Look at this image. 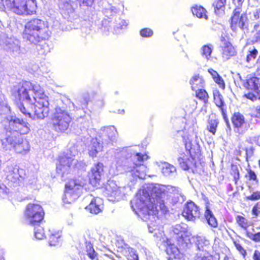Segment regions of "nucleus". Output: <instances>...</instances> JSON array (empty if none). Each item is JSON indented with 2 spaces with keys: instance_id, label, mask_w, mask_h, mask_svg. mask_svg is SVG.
<instances>
[{
  "instance_id": "54",
  "label": "nucleus",
  "mask_w": 260,
  "mask_h": 260,
  "mask_svg": "<svg viewBox=\"0 0 260 260\" xmlns=\"http://www.w3.org/2000/svg\"><path fill=\"white\" fill-rule=\"evenodd\" d=\"M245 151L246 154V159L247 160L248 158H251L253 155L254 148L253 147H250L249 148H246Z\"/></svg>"
},
{
  "instance_id": "17",
  "label": "nucleus",
  "mask_w": 260,
  "mask_h": 260,
  "mask_svg": "<svg viewBox=\"0 0 260 260\" xmlns=\"http://www.w3.org/2000/svg\"><path fill=\"white\" fill-rule=\"evenodd\" d=\"M183 216L188 220L194 221L200 217L199 207L192 202H188L182 212Z\"/></svg>"
},
{
  "instance_id": "45",
  "label": "nucleus",
  "mask_w": 260,
  "mask_h": 260,
  "mask_svg": "<svg viewBox=\"0 0 260 260\" xmlns=\"http://www.w3.org/2000/svg\"><path fill=\"white\" fill-rule=\"evenodd\" d=\"M180 191V188L178 187H175L172 186H166V190L168 193H169L170 195L174 196L176 195V193H178Z\"/></svg>"
},
{
  "instance_id": "43",
  "label": "nucleus",
  "mask_w": 260,
  "mask_h": 260,
  "mask_svg": "<svg viewBox=\"0 0 260 260\" xmlns=\"http://www.w3.org/2000/svg\"><path fill=\"white\" fill-rule=\"evenodd\" d=\"M226 3V0H215L213 3V6L214 8L215 11L224 7Z\"/></svg>"
},
{
  "instance_id": "20",
  "label": "nucleus",
  "mask_w": 260,
  "mask_h": 260,
  "mask_svg": "<svg viewBox=\"0 0 260 260\" xmlns=\"http://www.w3.org/2000/svg\"><path fill=\"white\" fill-rule=\"evenodd\" d=\"M214 101L215 105L220 108L226 125L230 131L231 130L230 122L226 114L225 104L223 100L222 95L219 91L214 93Z\"/></svg>"
},
{
  "instance_id": "35",
  "label": "nucleus",
  "mask_w": 260,
  "mask_h": 260,
  "mask_svg": "<svg viewBox=\"0 0 260 260\" xmlns=\"http://www.w3.org/2000/svg\"><path fill=\"white\" fill-rule=\"evenodd\" d=\"M86 251L87 255L91 260H99L98 254L95 251L91 243L86 244Z\"/></svg>"
},
{
  "instance_id": "41",
  "label": "nucleus",
  "mask_w": 260,
  "mask_h": 260,
  "mask_svg": "<svg viewBox=\"0 0 260 260\" xmlns=\"http://www.w3.org/2000/svg\"><path fill=\"white\" fill-rule=\"evenodd\" d=\"M104 12L106 16L109 17L116 14L118 10L115 7L109 5L108 7L104 9Z\"/></svg>"
},
{
  "instance_id": "55",
  "label": "nucleus",
  "mask_w": 260,
  "mask_h": 260,
  "mask_svg": "<svg viewBox=\"0 0 260 260\" xmlns=\"http://www.w3.org/2000/svg\"><path fill=\"white\" fill-rule=\"evenodd\" d=\"M253 18L252 20H260V10L259 9H256L253 12Z\"/></svg>"
},
{
  "instance_id": "26",
  "label": "nucleus",
  "mask_w": 260,
  "mask_h": 260,
  "mask_svg": "<svg viewBox=\"0 0 260 260\" xmlns=\"http://www.w3.org/2000/svg\"><path fill=\"white\" fill-rule=\"evenodd\" d=\"M178 245L179 247H177L174 244H171V241L168 240L167 241L164 240L162 242V245L165 248V250L167 252V254H173L175 256L187 249H183L178 244Z\"/></svg>"
},
{
  "instance_id": "10",
  "label": "nucleus",
  "mask_w": 260,
  "mask_h": 260,
  "mask_svg": "<svg viewBox=\"0 0 260 260\" xmlns=\"http://www.w3.org/2000/svg\"><path fill=\"white\" fill-rule=\"evenodd\" d=\"M231 21V27L233 30L236 31L238 28H240L244 33L249 32V19L245 13H241L240 8L234 10Z\"/></svg>"
},
{
  "instance_id": "36",
  "label": "nucleus",
  "mask_w": 260,
  "mask_h": 260,
  "mask_svg": "<svg viewBox=\"0 0 260 260\" xmlns=\"http://www.w3.org/2000/svg\"><path fill=\"white\" fill-rule=\"evenodd\" d=\"M170 197L172 198V203L173 204L182 203L186 199L185 197L182 193L181 188H180V191L179 192L176 193V195H170Z\"/></svg>"
},
{
  "instance_id": "63",
  "label": "nucleus",
  "mask_w": 260,
  "mask_h": 260,
  "mask_svg": "<svg viewBox=\"0 0 260 260\" xmlns=\"http://www.w3.org/2000/svg\"><path fill=\"white\" fill-rule=\"evenodd\" d=\"M123 25L126 26L127 25V23L125 20H122L120 21V22L119 23V25L117 26L116 27L118 29V28L122 29L123 28L122 26Z\"/></svg>"
},
{
  "instance_id": "4",
  "label": "nucleus",
  "mask_w": 260,
  "mask_h": 260,
  "mask_svg": "<svg viewBox=\"0 0 260 260\" xmlns=\"http://www.w3.org/2000/svg\"><path fill=\"white\" fill-rule=\"evenodd\" d=\"M132 157V159L129 158V154L126 150L123 149L117 155L116 165L117 168H121L123 169L132 185H134L138 178H145L147 169L141 163L146 160L148 157L146 154L143 155L140 153H137Z\"/></svg>"
},
{
  "instance_id": "30",
  "label": "nucleus",
  "mask_w": 260,
  "mask_h": 260,
  "mask_svg": "<svg viewBox=\"0 0 260 260\" xmlns=\"http://www.w3.org/2000/svg\"><path fill=\"white\" fill-rule=\"evenodd\" d=\"M176 171L175 167L168 162L164 163L161 169L162 173L167 177L174 176Z\"/></svg>"
},
{
  "instance_id": "49",
  "label": "nucleus",
  "mask_w": 260,
  "mask_h": 260,
  "mask_svg": "<svg viewBox=\"0 0 260 260\" xmlns=\"http://www.w3.org/2000/svg\"><path fill=\"white\" fill-rule=\"evenodd\" d=\"M237 221L242 228L244 229H246L247 224L246 222V219L244 217L238 216L237 218Z\"/></svg>"
},
{
  "instance_id": "22",
  "label": "nucleus",
  "mask_w": 260,
  "mask_h": 260,
  "mask_svg": "<svg viewBox=\"0 0 260 260\" xmlns=\"http://www.w3.org/2000/svg\"><path fill=\"white\" fill-rule=\"evenodd\" d=\"M117 251L125 256L127 260H139L136 251L125 243L118 247Z\"/></svg>"
},
{
  "instance_id": "16",
  "label": "nucleus",
  "mask_w": 260,
  "mask_h": 260,
  "mask_svg": "<svg viewBox=\"0 0 260 260\" xmlns=\"http://www.w3.org/2000/svg\"><path fill=\"white\" fill-rule=\"evenodd\" d=\"M187 225L184 223L176 224L172 227V231L176 235H180L177 240L178 244L183 249L187 248L190 243V239L186 236L183 237V235L187 232Z\"/></svg>"
},
{
  "instance_id": "15",
  "label": "nucleus",
  "mask_w": 260,
  "mask_h": 260,
  "mask_svg": "<svg viewBox=\"0 0 260 260\" xmlns=\"http://www.w3.org/2000/svg\"><path fill=\"white\" fill-rule=\"evenodd\" d=\"M123 188L119 187L113 181H109L105 188L104 194L110 201H118L123 196Z\"/></svg>"
},
{
  "instance_id": "38",
  "label": "nucleus",
  "mask_w": 260,
  "mask_h": 260,
  "mask_svg": "<svg viewBox=\"0 0 260 260\" xmlns=\"http://www.w3.org/2000/svg\"><path fill=\"white\" fill-rule=\"evenodd\" d=\"M218 124V121L217 119L210 118L209 119L208 121V125L207 126V128L210 133H211L213 135H215Z\"/></svg>"
},
{
  "instance_id": "46",
  "label": "nucleus",
  "mask_w": 260,
  "mask_h": 260,
  "mask_svg": "<svg viewBox=\"0 0 260 260\" xmlns=\"http://www.w3.org/2000/svg\"><path fill=\"white\" fill-rule=\"evenodd\" d=\"M197 96L200 99L206 101L208 99V94L207 92L204 89H199V91L197 93Z\"/></svg>"
},
{
  "instance_id": "48",
  "label": "nucleus",
  "mask_w": 260,
  "mask_h": 260,
  "mask_svg": "<svg viewBox=\"0 0 260 260\" xmlns=\"http://www.w3.org/2000/svg\"><path fill=\"white\" fill-rule=\"evenodd\" d=\"M140 35L143 37H149L153 35V31L148 28H143L140 31Z\"/></svg>"
},
{
  "instance_id": "18",
  "label": "nucleus",
  "mask_w": 260,
  "mask_h": 260,
  "mask_svg": "<svg viewBox=\"0 0 260 260\" xmlns=\"http://www.w3.org/2000/svg\"><path fill=\"white\" fill-rule=\"evenodd\" d=\"M103 173V165L99 162L92 168L91 173L89 174V181L91 184L93 186L99 185Z\"/></svg>"
},
{
  "instance_id": "33",
  "label": "nucleus",
  "mask_w": 260,
  "mask_h": 260,
  "mask_svg": "<svg viewBox=\"0 0 260 260\" xmlns=\"http://www.w3.org/2000/svg\"><path fill=\"white\" fill-rule=\"evenodd\" d=\"M209 241L204 237H198L197 238L196 245L198 249L200 251L206 250L205 247L209 245Z\"/></svg>"
},
{
  "instance_id": "52",
  "label": "nucleus",
  "mask_w": 260,
  "mask_h": 260,
  "mask_svg": "<svg viewBox=\"0 0 260 260\" xmlns=\"http://www.w3.org/2000/svg\"><path fill=\"white\" fill-rule=\"evenodd\" d=\"M17 106L20 110V111L24 115H28L29 117H31V114L30 112H28L25 107L24 106V104L23 103H21V102L20 103H18L17 104Z\"/></svg>"
},
{
  "instance_id": "8",
  "label": "nucleus",
  "mask_w": 260,
  "mask_h": 260,
  "mask_svg": "<svg viewBox=\"0 0 260 260\" xmlns=\"http://www.w3.org/2000/svg\"><path fill=\"white\" fill-rule=\"evenodd\" d=\"M84 185V181L79 179L69 181L65 186L66 190L62 199L63 202L70 204L74 202L80 195Z\"/></svg>"
},
{
  "instance_id": "53",
  "label": "nucleus",
  "mask_w": 260,
  "mask_h": 260,
  "mask_svg": "<svg viewBox=\"0 0 260 260\" xmlns=\"http://www.w3.org/2000/svg\"><path fill=\"white\" fill-rule=\"evenodd\" d=\"M9 189L7 188L6 185L3 184H0V197L4 198L8 192Z\"/></svg>"
},
{
  "instance_id": "12",
  "label": "nucleus",
  "mask_w": 260,
  "mask_h": 260,
  "mask_svg": "<svg viewBox=\"0 0 260 260\" xmlns=\"http://www.w3.org/2000/svg\"><path fill=\"white\" fill-rule=\"evenodd\" d=\"M7 180L15 184L19 185L26 177L25 171L20 168L17 165L11 162H8L5 169Z\"/></svg>"
},
{
  "instance_id": "57",
  "label": "nucleus",
  "mask_w": 260,
  "mask_h": 260,
  "mask_svg": "<svg viewBox=\"0 0 260 260\" xmlns=\"http://www.w3.org/2000/svg\"><path fill=\"white\" fill-rule=\"evenodd\" d=\"M235 246L237 249L240 252V253L244 256L246 254V250L242 247V246L238 243H235Z\"/></svg>"
},
{
  "instance_id": "47",
  "label": "nucleus",
  "mask_w": 260,
  "mask_h": 260,
  "mask_svg": "<svg viewBox=\"0 0 260 260\" xmlns=\"http://www.w3.org/2000/svg\"><path fill=\"white\" fill-rule=\"evenodd\" d=\"M258 53V51L256 49H253L252 51H249V54L246 57V60L249 62L252 59H254L256 58Z\"/></svg>"
},
{
  "instance_id": "37",
  "label": "nucleus",
  "mask_w": 260,
  "mask_h": 260,
  "mask_svg": "<svg viewBox=\"0 0 260 260\" xmlns=\"http://www.w3.org/2000/svg\"><path fill=\"white\" fill-rule=\"evenodd\" d=\"M203 83V79L199 75L194 76L190 81V84L191 85L192 90H195L199 84H201L200 86H202Z\"/></svg>"
},
{
  "instance_id": "40",
  "label": "nucleus",
  "mask_w": 260,
  "mask_h": 260,
  "mask_svg": "<svg viewBox=\"0 0 260 260\" xmlns=\"http://www.w3.org/2000/svg\"><path fill=\"white\" fill-rule=\"evenodd\" d=\"M37 225L34 229L35 237L38 239H42L45 237L44 229L41 226Z\"/></svg>"
},
{
  "instance_id": "34",
  "label": "nucleus",
  "mask_w": 260,
  "mask_h": 260,
  "mask_svg": "<svg viewBox=\"0 0 260 260\" xmlns=\"http://www.w3.org/2000/svg\"><path fill=\"white\" fill-rule=\"evenodd\" d=\"M60 9L64 10L68 14L73 12V8L71 3V0H61L59 4Z\"/></svg>"
},
{
  "instance_id": "59",
  "label": "nucleus",
  "mask_w": 260,
  "mask_h": 260,
  "mask_svg": "<svg viewBox=\"0 0 260 260\" xmlns=\"http://www.w3.org/2000/svg\"><path fill=\"white\" fill-rule=\"evenodd\" d=\"M208 72L212 75L214 80L216 78V77L219 75L216 71H214L212 69H209Z\"/></svg>"
},
{
  "instance_id": "25",
  "label": "nucleus",
  "mask_w": 260,
  "mask_h": 260,
  "mask_svg": "<svg viewBox=\"0 0 260 260\" xmlns=\"http://www.w3.org/2000/svg\"><path fill=\"white\" fill-rule=\"evenodd\" d=\"M232 121L235 128V131L241 133L240 129L246 124L244 116L239 112L235 113L232 116Z\"/></svg>"
},
{
  "instance_id": "2",
  "label": "nucleus",
  "mask_w": 260,
  "mask_h": 260,
  "mask_svg": "<svg viewBox=\"0 0 260 260\" xmlns=\"http://www.w3.org/2000/svg\"><path fill=\"white\" fill-rule=\"evenodd\" d=\"M166 186L150 184L146 188L140 190L137 195L136 207L141 211H146L149 216H157L158 210L162 213L166 212L162 198L165 196Z\"/></svg>"
},
{
  "instance_id": "9",
  "label": "nucleus",
  "mask_w": 260,
  "mask_h": 260,
  "mask_svg": "<svg viewBox=\"0 0 260 260\" xmlns=\"http://www.w3.org/2000/svg\"><path fill=\"white\" fill-rule=\"evenodd\" d=\"M0 46L13 57L20 56L25 52L24 48L21 47L19 40L8 38L5 34L0 35Z\"/></svg>"
},
{
  "instance_id": "29",
  "label": "nucleus",
  "mask_w": 260,
  "mask_h": 260,
  "mask_svg": "<svg viewBox=\"0 0 260 260\" xmlns=\"http://www.w3.org/2000/svg\"><path fill=\"white\" fill-rule=\"evenodd\" d=\"M90 95L88 92L83 93L82 94L78 96L76 99V101L80 106L79 109L80 107L83 108L84 107H86L90 101Z\"/></svg>"
},
{
  "instance_id": "61",
  "label": "nucleus",
  "mask_w": 260,
  "mask_h": 260,
  "mask_svg": "<svg viewBox=\"0 0 260 260\" xmlns=\"http://www.w3.org/2000/svg\"><path fill=\"white\" fill-rule=\"evenodd\" d=\"M80 3H82L85 6H89L91 5L93 0H78Z\"/></svg>"
},
{
  "instance_id": "62",
  "label": "nucleus",
  "mask_w": 260,
  "mask_h": 260,
  "mask_svg": "<svg viewBox=\"0 0 260 260\" xmlns=\"http://www.w3.org/2000/svg\"><path fill=\"white\" fill-rule=\"evenodd\" d=\"M252 212L253 215H254L256 217L260 215V211H258L256 206H254L252 210Z\"/></svg>"
},
{
  "instance_id": "56",
  "label": "nucleus",
  "mask_w": 260,
  "mask_h": 260,
  "mask_svg": "<svg viewBox=\"0 0 260 260\" xmlns=\"http://www.w3.org/2000/svg\"><path fill=\"white\" fill-rule=\"evenodd\" d=\"M196 260H213V257L210 255L202 256L197 254Z\"/></svg>"
},
{
  "instance_id": "19",
  "label": "nucleus",
  "mask_w": 260,
  "mask_h": 260,
  "mask_svg": "<svg viewBox=\"0 0 260 260\" xmlns=\"http://www.w3.org/2000/svg\"><path fill=\"white\" fill-rule=\"evenodd\" d=\"M178 162L183 170H188L191 169L194 173L192 167L196 166V162L194 159L191 156L184 153L180 154L178 158Z\"/></svg>"
},
{
  "instance_id": "23",
  "label": "nucleus",
  "mask_w": 260,
  "mask_h": 260,
  "mask_svg": "<svg viewBox=\"0 0 260 260\" xmlns=\"http://www.w3.org/2000/svg\"><path fill=\"white\" fill-rule=\"evenodd\" d=\"M103 209L102 199L100 198L93 199L86 209L93 214H98L102 212Z\"/></svg>"
},
{
  "instance_id": "42",
  "label": "nucleus",
  "mask_w": 260,
  "mask_h": 260,
  "mask_svg": "<svg viewBox=\"0 0 260 260\" xmlns=\"http://www.w3.org/2000/svg\"><path fill=\"white\" fill-rule=\"evenodd\" d=\"M60 236L57 234H52L49 239V243L50 246H56L59 242V239Z\"/></svg>"
},
{
  "instance_id": "6",
  "label": "nucleus",
  "mask_w": 260,
  "mask_h": 260,
  "mask_svg": "<svg viewBox=\"0 0 260 260\" xmlns=\"http://www.w3.org/2000/svg\"><path fill=\"white\" fill-rule=\"evenodd\" d=\"M71 121L70 110L67 104L60 100L57 102L52 116V123L54 129L58 133L67 131Z\"/></svg>"
},
{
  "instance_id": "27",
  "label": "nucleus",
  "mask_w": 260,
  "mask_h": 260,
  "mask_svg": "<svg viewBox=\"0 0 260 260\" xmlns=\"http://www.w3.org/2000/svg\"><path fill=\"white\" fill-rule=\"evenodd\" d=\"M204 216L209 225L212 228H216L217 226V221L208 205L206 206V211Z\"/></svg>"
},
{
  "instance_id": "50",
  "label": "nucleus",
  "mask_w": 260,
  "mask_h": 260,
  "mask_svg": "<svg viewBox=\"0 0 260 260\" xmlns=\"http://www.w3.org/2000/svg\"><path fill=\"white\" fill-rule=\"evenodd\" d=\"M248 200L256 201L260 199V191L254 192L251 196L246 197Z\"/></svg>"
},
{
  "instance_id": "64",
  "label": "nucleus",
  "mask_w": 260,
  "mask_h": 260,
  "mask_svg": "<svg viewBox=\"0 0 260 260\" xmlns=\"http://www.w3.org/2000/svg\"><path fill=\"white\" fill-rule=\"evenodd\" d=\"M254 241L260 242V232L255 234Z\"/></svg>"
},
{
  "instance_id": "3",
  "label": "nucleus",
  "mask_w": 260,
  "mask_h": 260,
  "mask_svg": "<svg viewBox=\"0 0 260 260\" xmlns=\"http://www.w3.org/2000/svg\"><path fill=\"white\" fill-rule=\"evenodd\" d=\"M5 127L0 128V138L2 144L7 143L18 153H22L29 150V145L27 141L21 137L10 136L11 131L19 132L21 134H25L30 129L28 122L16 116H8L3 121Z\"/></svg>"
},
{
  "instance_id": "58",
  "label": "nucleus",
  "mask_w": 260,
  "mask_h": 260,
  "mask_svg": "<svg viewBox=\"0 0 260 260\" xmlns=\"http://www.w3.org/2000/svg\"><path fill=\"white\" fill-rule=\"evenodd\" d=\"M249 179L254 181H258L255 172L252 170H250L248 172Z\"/></svg>"
},
{
  "instance_id": "31",
  "label": "nucleus",
  "mask_w": 260,
  "mask_h": 260,
  "mask_svg": "<svg viewBox=\"0 0 260 260\" xmlns=\"http://www.w3.org/2000/svg\"><path fill=\"white\" fill-rule=\"evenodd\" d=\"M191 11L194 15L200 18L208 19L206 10L202 6H195L192 7Z\"/></svg>"
},
{
  "instance_id": "7",
  "label": "nucleus",
  "mask_w": 260,
  "mask_h": 260,
  "mask_svg": "<svg viewBox=\"0 0 260 260\" xmlns=\"http://www.w3.org/2000/svg\"><path fill=\"white\" fill-rule=\"evenodd\" d=\"M0 2V9H3L4 4ZM5 6L13 13L19 15H28L35 13L37 9L35 0H5Z\"/></svg>"
},
{
  "instance_id": "11",
  "label": "nucleus",
  "mask_w": 260,
  "mask_h": 260,
  "mask_svg": "<svg viewBox=\"0 0 260 260\" xmlns=\"http://www.w3.org/2000/svg\"><path fill=\"white\" fill-rule=\"evenodd\" d=\"M70 151V153L67 152L60 157L59 163L56 166V170L58 173L63 174L71 167L80 169L84 167L85 164L82 162H79L77 159L75 158V154H72L71 151Z\"/></svg>"
},
{
  "instance_id": "21",
  "label": "nucleus",
  "mask_w": 260,
  "mask_h": 260,
  "mask_svg": "<svg viewBox=\"0 0 260 260\" xmlns=\"http://www.w3.org/2000/svg\"><path fill=\"white\" fill-rule=\"evenodd\" d=\"M117 251L125 256L127 260H139L136 251L125 243L118 247Z\"/></svg>"
},
{
  "instance_id": "24",
  "label": "nucleus",
  "mask_w": 260,
  "mask_h": 260,
  "mask_svg": "<svg viewBox=\"0 0 260 260\" xmlns=\"http://www.w3.org/2000/svg\"><path fill=\"white\" fill-rule=\"evenodd\" d=\"M102 144L100 143V140L97 138H92L90 144L88 146V153L90 156L94 157L96 156L98 153L102 151Z\"/></svg>"
},
{
  "instance_id": "13",
  "label": "nucleus",
  "mask_w": 260,
  "mask_h": 260,
  "mask_svg": "<svg viewBox=\"0 0 260 260\" xmlns=\"http://www.w3.org/2000/svg\"><path fill=\"white\" fill-rule=\"evenodd\" d=\"M25 215L28 224L35 226L43 220L44 212L40 205L30 203L26 206Z\"/></svg>"
},
{
  "instance_id": "60",
  "label": "nucleus",
  "mask_w": 260,
  "mask_h": 260,
  "mask_svg": "<svg viewBox=\"0 0 260 260\" xmlns=\"http://www.w3.org/2000/svg\"><path fill=\"white\" fill-rule=\"evenodd\" d=\"M253 260H260V251L255 250L253 255Z\"/></svg>"
},
{
  "instance_id": "1",
  "label": "nucleus",
  "mask_w": 260,
  "mask_h": 260,
  "mask_svg": "<svg viewBox=\"0 0 260 260\" xmlns=\"http://www.w3.org/2000/svg\"><path fill=\"white\" fill-rule=\"evenodd\" d=\"M16 99L25 102L34 109V118L43 119L49 112V98L38 84L23 81L14 86L12 92Z\"/></svg>"
},
{
  "instance_id": "28",
  "label": "nucleus",
  "mask_w": 260,
  "mask_h": 260,
  "mask_svg": "<svg viewBox=\"0 0 260 260\" xmlns=\"http://www.w3.org/2000/svg\"><path fill=\"white\" fill-rule=\"evenodd\" d=\"M236 51L234 47L230 42L224 43V46L222 49V57L225 60H228L230 57L235 55Z\"/></svg>"
},
{
  "instance_id": "5",
  "label": "nucleus",
  "mask_w": 260,
  "mask_h": 260,
  "mask_svg": "<svg viewBox=\"0 0 260 260\" xmlns=\"http://www.w3.org/2000/svg\"><path fill=\"white\" fill-rule=\"evenodd\" d=\"M48 27L46 22L35 18L27 22L25 25L23 38L30 43L37 44L48 39Z\"/></svg>"
},
{
  "instance_id": "39",
  "label": "nucleus",
  "mask_w": 260,
  "mask_h": 260,
  "mask_svg": "<svg viewBox=\"0 0 260 260\" xmlns=\"http://www.w3.org/2000/svg\"><path fill=\"white\" fill-rule=\"evenodd\" d=\"M212 51V48L209 45H204L202 48V55L205 56L207 60L210 59Z\"/></svg>"
},
{
  "instance_id": "14",
  "label": "nucleus",
  "mask_w": 260,
  "mask_h": 260,
  "mask_svg": "<svg viewBox=\"0 0 260 260\" xmlns=\"http://www.w3.org/2000/svg\"><path fill=\"white\" fill-rule=\"evenodd\" d=\"M244 87L248 91L244 94L247 99L254 102L260 100V80L256 77L249 78L244 83Z\"/></svg>"
},
{
  "instance_id": "32",
  "label": "nucleus",
  "mask_w": 260,
  "mask_h": 260,
  "mask_svg": "<svg viewBox=\"0 0 260 260\" xmlns=\"http://www.w3.org/2000/svg\"><path fill=\"white\" fill-rule=\"evenodd\" d=\"M103 128L105 131V134L110 139V140H112L113 142L116 140L117 133L114 126L104 127Z\"/></svg>"
},
{
  "instance_id": "51",
  "label": "nucleus",
  "mask_w": 260,
  "mask_h": 260,
  "mask_svg": "<svg viewBox=\"0 0 260 260\" xmlns=\"http://www.w3.org/2000/svg\"><path fill=\"white\" fill-rule=\"evenodd\" d=\"M214 81L218 84L219 87L222 88V89H224L225 88V84L222 78V77L219 75L218 76L216 77V78L214 80Z\"/></svg>"
},
{
  "instance_id": "44",
  "label": "nucleus",
  "mask_w": 260,
  "mask_h": 260,
  "mask_svg": "<svg viewBox=\"0 0 260 260\" xmlns=\"http://www.w3.org/2000/svg\"><path fill=\"white\" fill-rule=\"evenodd\" d=\"M101 132L100 137L102 141V144H105L108 145L113 142L112 141V140H110V139H109L107 135L105 134V132L103 128H101Z\"/></svg>"
}]
</instances>
